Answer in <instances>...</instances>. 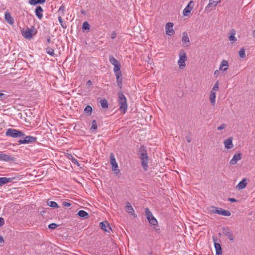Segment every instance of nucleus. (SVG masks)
<instances>
[{"label":"nucleus","mask_w":255,"mask_h":255,"mask_svg":"<svg viewBox=\"0 0 255 255\" xmlns=\"http://www.w3.org/2000/svg\"><path fill=\"white\" fill-rule=\"evenodd\" d=\"M141 166L145 171L147 170L148 168V156H146L145 158H141Z\"/></svg>","instance_id":"obj_17"},{"label":"nucleus","mask_w":255,"mask_h":255,"mask_svg":"<svg viewBox=\"0 0 255 255\" xmlns=\"http://www.w3.org/2000/svg\"><path fill=\"white\" fill-rule=\"evenodd\" d=\"M247 184V179L246 178H244L239 183V184L237 186V188H238V189L239 190L243 189L244 188H245Z\"/></svg>","instance_id":"obj_24"},{"label":"nucleus","mask_w":255,"mask_h":255,"mask_svg":"<svg viewBox=\"0 0 255 255\" xmlns=\"http://www.w3.org/2000/svg\"><path fill=\"white\" fill-rule=\"evenodd\" d=\"M22 35L25 38L28 39H30L32 37L31 30L29 29H27L25 30H23L22 31Z\"/></svg>","instance_id":"obj_18"},{"label":"nucleus","mask_w":255,"mask_h":255,"mask_svg":"<svg viewBox=\"0 0 255 255\" xmlns=\"http://www.w3.org/2000/svg\"><path fill=\"white\" fill-rule=\"evenodd\" d=\"M4 96V94L0 92V98H2V97Z\"/></svg>","instance_id":"obj_61"},{"label":"nucleus","mask_w":255,"mask_h":255,"mask_svg":"<svg viewBox=\"0 0 255 255\" xmlns=\"http://www.w3.org/2000/svg\"><path fill=\"white\" fill-rule=\"evenodd\" d=\"M221 1V0H210L209 3L207 5V6L206 7L205 9L206 10H208L209 9V8L211 6H216L219 2Z\"/></svg>","instance_id":"obj_23"},{"label":"nucleus","mask_w":255,"mask_h":255,"mask_svg":"<svg viewBox=\"0 0 255 255\" xmlns=\"http://www.w3.org/2000/svg\"><path fill=\"white\" fill-rule=\"evenodd\" d=\"M11 159V158L9 155L2 153V152L0 153V160L7 161Z\"/></svg>","instance_id":"obj_28"},{"label":"nucleus","mask_w":255,"mask_h":255,"mask_svg":"<svg viewBox=\"0 0 255 255\" xmlns=\"http://www.w3.org/2000/svg\"><path fill=\"white\" fill-rule=\"evenodd\" d=\"M100 227L102 230L108 233H110V231L112 230L111 226L107 221L101 222L100 223Z\"/></svg>","instance_id":"obj_11"},{"label":"nucleus","mask_w":255,"mask_h":255,"mask_svg":"<svg viewBox=\"0 0 255 255\" xmlns=\"http://www.w3.org/2000/svg\"><path fill=\"white\" fill-rule=\"evenodd\" d=\"M116 170H113L114 171V173L116 174L117 175L121 174L120 170L117 168L115 169Z\"/></svg>","instance_id":"obj_52"},{"label":"nucleus","mask_w":255,"mask_h":255,"mask_svg":"<svg viewBox=\"0 0 255 255\" xmlns=\"http://www.w3.org/2000/svg\"><path fill=\"white\" fill-rule=\"evenodd\" d=\"M4 223V220L3 218L0 217V227L3 226Z\"/></svg>","instance_id":"obj_51"},{"label":"nucleus","mask_w":255,"mask_h":255,"mask_svg":"<svg viewBox=\"0 0 255 255\" xmlns=\"http://www.w3.org/2000/svg\"><path fill=\"white\" fill-rule=\"evenodd\" d=\"M58 225L55 223H51L48 225V227L50 229H54L57 228Z\"/></svg>","instance_id":"obj_45"},{"label":"nucleus","mask_w":255,"mask_h":255,"mask_svg":"<svg viewBox=\"0 0 255 255\" xmlns=\"http://www.w3.org/2000/svg\"><path fill=\"white\" fill-rule=\"evenodd\" d=\"M72 162H73V163H75V164H78V161H77V160L76 159H75V158H73V159H72Z\"/></svg>","instance_id":"obj_57"},{"label":"nucleus","mask_w":255,"mask_h":255,"mask_svg":"<svg viewBox=\"0 0 255 255\" xmlns=\"http://www.w3.org/2000/svg\"><path fill=\"white\" fill-rule=\"evenodd\" d=\"M209 212L211 213L217 214L225 216H230L231 214L229 211L224 210L222 208H217L214 206H212L210 208Z\"/></svg>","instance_id":"obj_3"},{"label":"nucleus","mask_w":255,"mask_h":255,"mask_svg":"<svg viewBox=\"0 0 255 255\" xmlns=\"http://www.w3.org/2000/svg\"><path fill=\"white\" fill-rule=\"evenodd\" d=\"M82 28L84 30H89L90 29V25L88 23V22L85 21L83 23Z\"/></svg>","instance_id":"obj_43"},{"label":"nucleus","mask_w":255,"mask_h":255,"mask_svg":"<svg viewBox=\"0 0 255 255\" xmlns=\"http://www.w3.org/2000/svg\"><path fill=\"white\" fill-rule=\"evenodd\" d=\"M64 10H65V7H64V6H63V5H62L60 7V8H59V11H62V12H63L64 11Z\"/></svg>","instance_id":"obj_53"},{"label":"nucleus","mask_w":255,"mask_h":255,"mask_svg":"<svg viewBox=\"0 0 255 255\" xmlns=\"http://www.w3.org/2000/svg\"><path fill=\"white\" fill-rule=\"evenodd\" d=\"M62 204L64 207H70L71 205V203L66 202H63Z\"/></svg>","instance_id":"obj_50"},{"label":"nucleus","mask_w":255,"mask_h":255,"mask_svg":"<svg viewBox=\"0 0 255 255\" xmlns=\"http://www.w3.org/2000/svg\"><path fill=\"white\" fill-rule=\"evenodd\" d=\"M179 59L178 61V64L180 69H182L185 68L186 64L185 61L187 60L186 53L184 50H181L179 53Z\"/></svg>","instance_id":"obj_5"},{"label":"nucleus","mask_w":255,"mask_h":255,"mask_svg":"<svg viewBox=\"0 0 255 255\" xmlns=\"http://www.w3.org/2000/svg\"><path fill=\"white\" fill-rule=\"evenodd\" d=\"M12 179H14V177L12 178H6V177H0V186H1L5 183L10 182Z\"/></svg>","instance_id":"obj_26"},{"label":"nucleus","mask_w":255,"mask_h":255,"mask_svg":"<svg viewBox=\"0 0 255 255\" xmlns=\"http://www.w3.org/2000/svg\"><path fill=\"white\" fill-rule=\"evenodd\" d=\"M219 82L217 81L214 85L212 91H217L219 89Z\"/></svg>","instance_id":"obj_44"},{"label":"nucleus","mask_w":255,"mask_h":255,"mask_svg":"<svg viewBox=\"0 0 255 255\" xmlns=\"http://www.w3.org/2000/svg\"><path fill=\"white\" fill-rule=\"evenodd\" d=\"M37 139L36 137L27 135L23 131L17 130V145L33 143Z\"/></svg>","instance_id":"obj_1"},{"label":"nucleus","mask_w":255,"mask_h":255,"mask_svg":"<svg viewBox=\"0 0 255 255\" xmlns=\"http://www.w3.org/2000/svg\"><path fill=\"white\" fill-rule=\"evenodd\" d=\"M239 56L242 58H244L246 57L245 50L244 48H241L239 52Z\"/></svg>","instance_id":"obj_41"},{"label":"nucleus","mask_w":255,"mask_h":255,"mask_svg":"<svg viewBox=\"0 0 255 255\" xmlns=\"http://www.w3.org/2000/svg\"><path fill=\"white\" fill-rule=\"evenodd\" d=\"M24 56L23 54H21V53H19L17 57H18V59L17 60H21V61H22V58Z\"/></svg>","instance_id":"obj_49"},{"label":"nucleus","mask_w":255,"mask_h":255,"mask_svg":"<svg viewBox=\"0 0 255 255\" xmlns=\"http://www.w3.org/2000/svg\"><path fill=\"white\" fill-rule=\"evenodd\" d=\"M145 214L150 225L151 226H154V229H155V227L157 226V221L156 219L153 217L152 213L148 208H145Z\"/></svg>","instance_id":"obj_4"},{"label":"nucleus","mask_w":255,"mask_h":255,"mask_svg":"<svg viewBox=\"0 0 255 255\" xmlns=\"http://www.w3.org/2000/svg\"><path fill=\"white\" fill-rule=\"evenodd\" d=\"M18 111H20V112L17 113V122H18L20 125H25L28 122L27 121V114L24 112H21L20 110L17 109Z\"/></svg>","instance_id":"obj_6"},{"label":"nucleus","mask_w":255,"mask_h":255,"mask_svg":"<svg viewBox=\"0 0 255 255\" xmlns=\"http://www.w3.org/2000/svg\"><path fill=\"white\" fill-rule=\"evenodd\" d=\"M97 128H98V127H97V122L95 120H94L92 121V122L91 130L93 131H95L97 129Z\"/></svg>","instance_id":"obj_39"},{"label":"nucleus","mask_w":255,"mask_h":255,"mask_svg":"<svg viewBox=\"0 0 255 255\" xmlns=\"http://www.w3.org/2000/svg\"><path fill=\"white\" fill-rule=\"evenodd\" d=\"M219 71L218 70H216L214 72V75H216L217 77L218 76V75L219 74Z\"/></svg>","instance_id":"obj_58"},{"label":"nucleus","mask_w":255,"mask_h":255,"mask_svg":"<svg viewBox=\"0 0 255 255\" xmlns=\"http://www.w3.org/2000/svg\"><path fill=\"white\" fill-rule=\"evenodd\" d=\"M47 205L51 207L54 208H59V206L54 201H51L47 202Z\"/></svg>","instance_id":"obj_38"},{"label":"nucleus","mask_w":255,"mask_h":255,"mask_svg":"<svg viewBox=\"0 0 255 255\" xmlns=\"http://www.w3.org/2000/svg\"><path fill=\"white\" fill-rule=\"evenodd\" d=\"M121 67V66L120 63L114 65V72L115 75L118 74H122V72L120 70Z\"/></svg>","instance_id":"obj_32"},{"label":"nucleus","mask_w":255,"mask_h":255,"mask_svg":"<svg viewBox=\"0 0 255 255\" xmlns=\"http://www.w3.org/2000/svg\"><path fill=\"white\" fill-rule=\"evenodd\" d=\"M17 179H20V178H19V176H17Z\"/></svg>","instance_id":"obj_64"},{"label":"nucleus","mask_w":255,"mask_h":255,"mask_svg":"<svg viewBox=\"0 0 255 255\" xmlns=\"http://www.w3.org/2000/svg\"><path fill=\"white\" fill-rule=\"evenodd\" d=\"M173 23L168 22L165 25L166 33L170 36L173 35L175 33V31L173 29Z\"/></svg>","instance_id":"obj_9"},{"label":"nucleus","mask_w":255,"mask_h":255,"mask_svg":"<svg viewBox=\"0 0 255 255\" xmlns=\"http://www.w3.org/2000/svg\"><path fill=\"white\" fill-rule=\"evenodd\" d=\"M228 200H229V201H231V202H233H233H237V200H236V199H235V198H229L228 199Z\"/></svg>","instance_id":"obj_55"},{"label":"nucleus","mask_w":255,"mask_h":255,"mask_svg":"<svg viewBox=\"0 0 255 255\" xmlns=\"http://www.w3.org/2000/svg\"><path fill=\"white\" fill-rule=\"evenodd\" d=\"M5 134L7 136L16 137V129L9 128L7 130Z\"/></svg>","instance_id":"obj_25"},{"label":"nucleus","mask_w":255,"mask_h":255,"mask_svg":"<svg viewBox=\"0 0 255 255\" xmlns=\"http://www.w3.org/2000/svg\"><path fill=\"white\" fill-rule=\"evenodd\" d=\"M45 50H46V52L47 54H48L49 55H50L52 56H54V55H55L54 50L53 48H52L50 47H47Z\"/></svg>","instance_id":"obj_37"},{"label":"nucleus","mask_w":255,"mask_h":255,"mask_svg":"<svg viewBox=\"0 0 255 255\" xmlns=\"http://www.w3.org/2000/svg\"><path fill=\"white\" fill-rule=\"evenodd\" d=\"M236 34V31L235 29H232L230 31V36L229 37V39L230 41H237V38L235 37V35Z\"/></svg>","instance_id":"obj_29"},{"label":"nucleus","mask_w":255,"mask_h":255,"mask_svg":"<svg viewBox=\"0 0 255 255\" xmlns=\"http://www.w3.org/2000/svg\"><path fill=\"white\" fill-rule=\"evenodd\" d=\"M145 152L147 153L146 147L143 145H141L138 150V154L144 153Z\"/></svg>","instance_id":"obj_40"},{"label":"nucleus","mask_w":255,"mask_h":255,"mask_svg":"<svg viewBox=\"0 0 255 255\" xmlns=\"http://www.w3.org/2000/svg\"><path fill=\"white\" fill-rule=\"evenodd\" d=\"M43 11V8L41 6H37L35 8V12L36 16L40 19L43 17L42 12Z\"/></svg>","instance_id":"obj_16"},{"label":"nucleus","mask_w":255,"mask_h":255,"mask_svg":"<svg viewBox=\"0 0 255 255\" xmlns=\"http://www.w3.org/2000/svg\"><path fill=\"white\" fill-rule=\"evenodd\" d=\"M116 76L117 85L120 89H122L123 86L122 74H116Z\"/></svg>","instance_id":"obj_20"},{"label":"nucleus","mask_w":255,"mask_h":255,"mask_svg":"<svg viewBox=\"0 0 255 255\" xmlns=\"http://www.w3.org/2000/svg\"><path fill=\"white\" fill-rule=\"evenodd\" d=\"M148 255H153L151 252H149Z\"/></svg>","instance_id":"obj_62"},{"label":"nucleus","mask_w":255,"mask_h":255,"mask_svg":"<svg viewBox=\"0 0 255 255\" xmlns=\"http://www.w3.org/2000/svg\"><path fill=\"white\" fill-rule=\"evenodd\" d=\"M100 102L103 109H106L108 108V103L106 99H101Z\"/></svg>","instance_id":"obj_34"},{"label":"nucleus","mask_w":255,"mask_h":255,"mask_svg":"<svg viewBox=\"0 0 255 255\" xmlns=\"http://www.w3.org/2000/svg\"><path fill=\"white\" fill-rule=\"evenodd\" d=\"M46 0H29V3L31 5H36L37 4H42L45 2Z\"/></svg>","instance_id":"obj_31"},{"label":"nucleus","mask_w":255,"mask_h":255,"mask_svg":"<svg viewBox=\"0 0 255 255\" xmlns=\"http://www.w3.org/2000/svg\"><path fill=\"white\" fill-rule=\"evenodd\" d=\"M209 99L212 105L214 106L216 101V93L214 91H211Z\"/></svg>","instance_id":"obj_27"},{"label":"nucleus","mask_w":255,"mask_h":255,"mask_svg":"<svg viewBox=\"0 0 255 255\" xmlns=\"http://www.w3.org/2000/svg\"><path fill=\"white\" fill-rule=\"evenodd\" d=\"M191 4H194V2L193 1H190L186 7L184 9L183 14L184 16H188L193 9V6H191Z\"/></svg>","instance_id":"obj_12"},{"label":"nucleus","mask_w":255,"mask_h":255,"mask_svg":"<svg viewBox=\"0 0 255 255\" xmlns=\"http://www.w3.org/2000/svg\"><path fill=\"white\" fill-rule=\"evenodd\" d=\"M182 41V42H184L186 44V47H188L190 45L189 39L187 33L186 32H184L183 33Z\"/></svg>","instance_id":"obj_21"},{"label":"nucleus","mask_w":255,"mask_h":255,"mask_svg":"<svg viewBox=\"0 0 255 255\" xmlns=\"http://www.w3.org/2000/svg\"><path fill=\"white\" fill-rule=\"evenodd\" d=\"M242 157L241 153H236L234 154L233 158L230 160V164L232 165H235L237 164V162L241 160Z\"/></svg>","instance_id":"obj_13"},{"label":"nucleus","mask_w":255,"mask_h":255,"mask_svg":"<svg viewBox=\"0 0 255 255\" xmlns=\"http://www.w3.org/2000/svg\"><path fill=\"white\" fill-rule=\"evenodd\" d=\"M109 61H110V62L114 66L116 65V64H118V63H119V61L118 60H117L114 57H113V56H110L109 57Z\"/></svg>","instance_id":"obj_36"},{"label":"nucleus","mask_w":255,"mask_h":255,"mask_svg":"<svg viewBox=\"0 0 255 255\" xmlns=\"http://www.w3.org/2000/svg\"><path fill=\"white\" fill-rule=\"evenodd\" d=\"M228 62L226 60H223L220 64L219 70L220 71H226L228 68Z\"/></svg>","instance_id":"obj_15"},{"label":"nucleus","mask_w":255,"mask_h":255,"mask_svg":"<svg viewBox=\"0 0 255 255\" xmlns=\"http://www.w3.org/2000/svg\"><path fill=\"white\" fill-rule=\"evenodd\" d=\"M226 124H223L221 126H220L219 127H218L217 128V129L219 130H222L226 127Z\"/></svg>","instance_id":"obj_46"},{"label":"nucleus","mask_w":255,"mask_h":255,"mask_svg":"<svg viewBox=\"0 0 255 255\" xmlns=\"http://www.w3.org/2000/svg\"><path fill=\"white\" fill-rule=\"evenodd\" d=\"M117 36V33L115 31H113L111 34V38L115 39Z\"/></svg>","instance_id":"obj_48"},{"label":"nucleus","mask_w":255,"mask_h":255,"mask_svg":"<svg viewBox=\"0 0 255 255\" xmlns=\"http://www.w3.org/2000/svg\"><path fill=\"white\" fill-rule=\"evenodd\" d=\"M225 147L227 149H231L233 147L234 145L232 142V138L231 137H229L228 139H226L224 142Z\"/></svg>","instance_id":"obj_19"},{"label":"nucleus","mask_w":255,"mask_h":255,"mask_svg":"<svg viewBox=\"0 0 255 255\" xmlns=\"http://www.w3.org/2000/svg\"><path fill=\"white\" fill-rule=\"evenodd\" d=\"M51 40L50 38H48L47 39V43H50L51 42Z\"/></svg>","instance_id":"obj_60"},{"label":"nucleus","mask_w":255,"mask_h":255,"mask_svg":"<svg viewBox=\"0 0 255 255\" xmlns=\"http://www.w3.org/2000/svg\"><path fill=\"white\" fill-rule=\"evenodd\" d=\"M5 20L10 24H12L14 22V19L11 16L9 12H6L5 13Z\"/></svg>","instance_id":"obj_22"},{"label":"nucleus","mask_w":255,"mask_h":255,"mask_svg":"<svg viewBox=\"0 0 255 255\" xmlns=\"http://www.w3.org/2000/svg\"><path fill=\"white\" fill-rule=\"evenodd\" d=\"M93 109L91 106L88 105L84 109V112L88 114V116H91L92 113Z\"/></svg>","instance_id":"obj_35"},{"label":"nucleus","mask_w":255,"mask_h":255,"mask_svg":"<svg viewBox=\"0 0 255 255\" xmlns=\"http://www.w3.org/2000/svg\"><path fill=\"white\" fill-rule=\"evenodd\" d=\"M92 82L91 80H88L86 83V86L88 87L90 86L91 85H92Z\"/></svg>","instance_id":"obj_54"},{"label":"nucleus","mask_w":255,"mask_h":255,"mask_svg":"<svg viewBox=\"0 0 255 255\" xmlns=\"http://www.w3.org/2000/svg\"><path fill=\"white\" fill-rule=\"evenodd\" d=\"M126 210L129 214L131 215H133L134 210L132 207L131 206V204L129 202L127 203V205L126 206Z\"/></svg>","instance_id":"obj_30"},{"label":"nucleus","mask_w":255,"mask_h":255,"mask_svg":"<svg viewBox=\"0 0 255 255\" xmlns=\"http://www.w3.org/2000/svg\"><path fill=\"white\" fill-rule=\"evenodd\" d=\"M77 215L80 217H82L85 219H87L89 217L88 213L84 210H80Z\"/></svg>","instance_id":"obj_33"},{"label":"nucleus","mask_w":255,"mask_h":255,"mask_svg":"<svg viewBox=\"0 0 255 255\" xmlns=\"http://www.w3.org/2000/svg\"><path fill=\"white\" fill-rule=\"evenodd\" d=\"M186 140H187L188 142H191V139H190V137H189L188 136H186Z\"/></svg>","instance_id":"obj_59"},{"label":"nucleus","mask_w":255,"mask_h":255,"mask_svg":"<svg viewBox=\"0 0 255 255\" xmlns=\"http://www.w3.org/2000/svg\"><path fill=\"white\" fill-rule=\"evenodd\" d=\"M58 20L60 23V25L63 28H66L67 25L65 23H64L63 21V19L61 17V16H59L58 17Z\"/></svg>","instance_id":"obj_42"},{"label":"nucleus","mask_w":255,"mask_h":255,"mask_svg":"<svg viewBox=\"0 0 255 255\" xmlns=\"http://www.w3.org/2000/svg\"><path fill=\"white\" fill-rule=\"evenodd\" d=\"M139 156L140 159H141V158H143L144 157L145 158L148 155H147V153L145 152L144 153H140V154H139Z\"/></svg>","instance_id":"obj_47"},{"label":"nucleus","mask_w":255,"mask_h":255,"mask_svg":"<svg viewBox=\"0 0 255 255\" xmlns=\"http://www.w3.org/2000/svg\"><path fill=\"white\" fill-rule=\"evenodd\" d=\"M254 36L255 37V30L253 32Z\"/></svg>","instance_id":"obj_63"},{"label":"nucleus","mask_w":255,"mask_h":255,"mask_svg":"<svg viewBox=\"0 0 255 255\" xmlns=\"http://www.w3.org/2000/svg\"><path fill=\"white\" fill-rule=\"evenodd\" d=\"M4 242V239L3 237L0 236V243H2Z\"/></svg>","instance_id":"obj_56"},{"label":"nucleus","mask_w":255,"mask_h":255,"mask_svg":"<svg viewBox=\"0 0 255 255\" xmlns=\"http://www.w3.org/2000/svg\"><path fill=\"white\" fill-rule=\"evenodd\" d=\"M28 76L27 75H23L17 78V84L19 86H21L22 87L26 86L27 78Z\"/></svg>","instance_id":"obj_8"},{"label":"nucleus","mask_w":255,"mask_h":255,"mask_svg":"<svg viewBox=\"0 0 255 255\" xmlns=\"http://www.w3.org/2000/svg\"><path fill=\"white\" fill-rule=\"evenodd\" d=\"M110 162L112 165V170H116V168H118V165L117 163L116 158H115L114 155L113 153H111L110 155Z\"/></svg>","instance_id":"obj_14"},{"label":"nucleus","mask_w":255,"mask_h":255,"mask_svg":"<svg viewBox=\"0 0 255 255\" xmlns=\"http://www.w3.org/2000/svg\"><path fill=\"white\" fill-rule=\"evenodd\" d=\"M119 110L123 114H125L127 110V99L122 91L118 93Z\"/></svg>","instance_id":"obj_2"},{"label":"nucleus","mask_w":255,"mask_h":255,"mask_svg":"<svg viewBox=\"0 0 255 255\" xmlns=\"http://www.w3.org/2000/svg\"><path fill=\"white\" fill-rule=\"evenodd\" d=\"M213 240L214 243V246L216 250V255H222V249L219 243H217V238L213 237Z\"/></svg>","instance_id":"obj_10"},{"label":"nucleus","mask_w":255,"mask_h":255,"mask_svg":"<svg viewBox=\"0 0 255 255\" xmlns=\"http://www.w3.org/2000/svg\"><path fill=\"white\" fill-rule=\"evenodd\" d=\"M223 234L225 235L228 239L233 241L234 240V236L233 235V233L232 230H231L228 227H223L222 228Z\"/></svg>","instance_id":"obj_7"}]
</instances>
